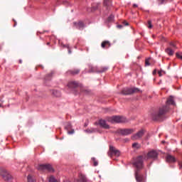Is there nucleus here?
<instances>
[{"label":"nucleus","instance_id":"f257e3e1","mask_svg":"<svg viewBox=\"0 0 182 182\" xmlns=\"http://www.w3.org/2000/svg\"><path fill=\"white\" fill-rule=\"evenodd\" d=\"M170 105L175 106L176 103L174 102V98L172 96H170L167 100L166 104L164 106L159 107V110L152 114V119L155 122H161L164 120L166 117V114L170 109Z\"/></svg>","mask_w":182,"mask_h":182},{"label":"nucleus","instance_id":"f03ea898","mask_svg":"<svg viewBox=\"0 0 182 182\" xmlns=\"http://www.w3.org/2000/svg\"><path fill=\"white\" fill-rule=\"evenodd\" d=\"M144 156H139L136 158H134L132 161V164L135 168H136V171H140L141 168L144 167Z\"/></svg>","mask_w":182,"mask_h":182},{"label":"nucleus","instance_id":"7ed1b4c3","mask_svg":"<svg viewBox=\"0 0 182 182\" xmlns=\"http://www.w3.org/2000/svg\"><path fill=\"white\" fill-rule=\"evenodd\" d=\"M0 176L5 180V181L11 182L14 178L12 175H11V173L4 168H0Z\"/></svg>","mask_w":182,"mask_h":182},{"label":"nucleus","instance_id":"20e7f679","mask_svg":"<svg viewBox=\"0 0 182 182\" xmlns=\"http://www.w3.org/2000/svg\"><path fill=\"white\" fill-rule=\"evenodd\" d=\"M107 121L109 123H126L127 122V119L124 117L113 116L109 117Z\"/></svg>","mask_w":182,"mask_h":182},{"label":"nucleus","instance_id":"39448f33","mask_svg":"<svg viewBox=\"0 0 182 182\" xmlns=\"http://www.w3.org/2000/svg\"><path fill=\"white\" fill-rule=\"evenodd\" d=\"M36 168L38 171H45L46 170L47 171L53 172V168L50 164H38Z\"/></svg>","mask_w":182,"mask_h":182},{"label":"nucleus","instance_id":"423d86ee","mask_svg":"<svg viewBox=\"0 0 182 182\" xmlns=\"http://www.w3.org/2000/svg\"><path fill=\"white\" fill-rule=\"evenodd\" d=\"M107 67H103L100 70H97V67H93V65H89L88 73H103V72H106L107 70Z\"/></svg>","mask_w":182,"mask_h":182},{"label":"nucleus","instance_id":"0eeeda50","mask_svg":"<svg viewBox=\"0 0 182 182\" xmlns=\"http://www.w3.org/2000/svg\"><path fill=\"white\" fill-rule=\"evenodd\" d=\"M139 92H141L139 88H124L122 90V95H133V93H139Z\"/></svg>","mask_w":182,"mask_h":182},{"label":"nucleus","instance_id":"6e6552de","mask_svg":"<svg viewBox=\"0 0 182 182\" xmlns=\"http://www.w3.org/2000/svg\"><path fill=\"white\" fill-rule=\"evenodd\" d=\"M108 156L109 157H113V156H115V157H119V156H120V151L114 148L113 146H109Z\"/></svg>","mask_w":182,"mask_h":182},{"label":"nucleus","instance_id":"1a4fd4ad","mask_svg":"<svg viewBox=\"0 0 182 182\" xmlns=\"http://www.w3.org/2000/svg\"><path fill=\"white\" fill-rule=\"evenodd\" d=\"M144 133H146V131L144 129L139 130L136 134H134L132 136V140H139V139H141L143 136H144Z\"/></svg>","mask_w":182,"mask_h":182},{"label":"nucleus","instance_id":"9d476101","mask_svg":"<svg viewBox=\"0 0 182 182\" xmlns=\"http://www.w3.org/2000/svg\"><path fill=\"white\" fill-rule=\"evenodd\" d=\"M135 178L136 182H146V177L143 174L140 173V171H135Z\"/></svg>","mask_w":182,"mask_h":182},{"label":"nucleus","instance_id":"9b49d317","mask_svg":"<svg viewBox=\"0 0 182 182\" xmlns=\"http://www.w3.org/2000/svg\"><path fill=\"white\" fill-rule=\"evenodd\" d=\"M159 156L157 151L152 150L148 152L147 156H144V160H149V159H156Z\"/></svg>","mask_w":182,"mask_h":182},{"label":"nucleus","instance_id":"f8f14e48","mask_svg":"<svg viewBox=\"0 0 182 182\" xmlns=\"http://www.w3.org/2000/svg\"><path fill=\"white\" fill-rule=\"evenodd\" d=\"M134 130L133 129H119V133L120 134H122V136H128V134H132Z\"/></svg>","mask_w":182,"mask_h":182},{"label":"nucleus","instance_id":"ddd939ff","mask_svg":"<svg viewBox=\"0 0 182 182\" xmlns=\"http://www.w3.org/2000/svg\"><path fill=\"white\" fill-rule=\"evenodd\" d=\"M99 124L100 127H102V129H110V126L108 125L107 122L105 119H100Z\"/></svg>","mask_w":182,"mask_h":182},{"label":"nucleus","instance_id":"4468645a","mask_svg":"<svg viewBox=\"0 0 182 182\" xmlns=\"http://www.w3.org/2000/svg\"><path fill=\"white\" fill-rule=\"evenodd\" d=\"M110 46H112V44L109 41H104L101 43V48H102V49H109Z\"/></svg>","mask_w":182,"mask_h":182},{"label":"nucleus","instance_id":"2eb2a0df","mask_svg":"<svg viewBox=\"0 0 182 182\" xmlns=\"http://www.w3.org/2000/svg\"><path fill=\"white\" fill-rule=\"evenodd\" d=\"M73 25L77 29L82 30L85 28V23H83L82 21L74 22Z\"/></svg>","mask_w":182,"mask_h":182},{"label":"nucleus","instance_id":"dca6fc26","mask_svg":"<svg viewBox=\"0 0 182 182\" xmlns=\"http://www.w3.org/2000/svg\"><path fill=\"white\" fill-rule=\"evenodd\" d=\"M77 86H78V84L77 82H76V81H71L68 84V87L70 89H75V87H77Z\"/></svg>","mask_w":182,"mask_h":182},{"label":"nucleus","instance_id":"f3484780","mask_svg":"<svg viewBox=\"0 0 182 182\" xmlns=\"http://www.w3.org/2000/svg\"><path fill=\"white\" fill-rule=\"evenodd\" d=\"M166 161H168V163H176V160L174 156L171 155H168L166 156Z\"/></svg>","mask_w":182,"mask_h":182},{"label":"nucleus","instance_id":"a211bd4d","mask_svg":"<svg viewBox=\"0 0 182 182\" xmlns=\"http://www.w3.org/2000/svg\"><path fill=\"white\" fill-rule=\"evenodd\" d=\"M80 73V70L75 69V70H70L67 72L68 75H78Z\"/></svg>","mask_w":182,"mask_h":182},{"label":"nucleus","instance_id":"6ab92c4d","mask_svg":"<svg viewBox=\"0 0 182 182\" xmlns=\"http://www.w3.org/2000/svg\"><path fill=\"white\" fill-rule=\"evenodd\" d=\"M77 182H87V179H86V177L80 173L79 175V178L77 180Z\"/></svg>","mask_w":182,"mask_h":182},{"label":"nucleus","instance_id":"aec40b11","mask_svg":"<svg viewBox=\"0 0 182 182\" xmlns=\"http://www.w3.org/2000/svg\"><path fill=\"white\" fill-rule=\"evenodd\" d=\"M165 52L167 53V55H168V56H173V55H174V50H173V49H171L170 47H168L165 50Z\"/></svg>","mask_w":182,"mask_h":182},{"label":"nucleus","instance_id":"412c9836","mask_svg":"<svg viewBox=\"0 0 182 182\" xmlns=\"http://www.w3.org/2000/svg\"><path fill=\"white\" fill-rule=\"evenodd\" d=\"M51 94L55 97H60L61 94L60 92L56 90H53L51 91Z\"/></svg>","mask_w":182,"mask_h":182},{"label":"nucleus","instance_id":"4be33fe9","mask_svg":"<svg viewBox=\"0 0 182 182\" xmlns=\"http://www.w3.org/2000/svg\"><path fill=\"white\" fill-rule=\"evenodd\" d=\"M55 75V71H51L46 77V80H49Z\"/></svg>","mask_w":182,"mask_h":182},{"label":"nucleus","instance_id":"5701e85b","mask_svg":"<svg viewBox=\"0 0 182 182\" xmlns=\"http://www.w3.org/2000/svg\"><path fill=\"white\" fill-rule=\"evenodd\" d=\"M27 182H36V180H35V178H33V176L28 175L27 176Z\"/></svg>","mask_w":182,"mask_h":182},{"label":"nucleus","instance_id":"b1692460","mask_svg":"<svg viewBox=\"0 0 182 182\" xmlns=\"http://www.w3.org/2000/svg\"><path fill=\"white\" fill-rule=\"evenodd\" d=\"M132 147L134 149H140V144H139V143H134Z\"/></svg>","mask_w":182,"mask_h":182},{"label":"nucleus","instance_id":"393cba45","mask_svg":"<svg viewBox=\"0 0 182 182\" xmlns=\"http://www.w3.org/2000/svg\"><path fill=\"white\" fill-rule=\"evenodd\" d=\"M48 181L49 182H58V181L53 176H50Z\"/></svg>","mask_w":182,"mask_h":182},{"label":"nucleus","instance_id":"a878e982","mask_svg":"<svg viewBox=\"0 0 182 182\" xmlns=\"http://www.w3.org/2000/svg\"><path fill=\"white\" fill-rule=\"evenodd\" d=\"M95 132V129L91 128V129H87L85 130V133H93Z\"/></svg>","mask_w":182,"mask_h":182},{"label":"nucleus","instance_id":"bb28decb","mask_svg":"<svg viewBox=\"0 0 182 182\" xmlns=\"http://www.w3.org/2000/svg\"><path fill=\"white\" fill-rule=\"evenodd\" d=\"M145 66H150V58L145 60Z\"/></svg>","mask_w":182,"mask_h":182},{"label":"nucleus","instance_id":"cd10ccee","mask_svg":"<svg viewBox=\"0 0 182 182\" xmlns=\"http://www.w3.org/2000/svg\"><path fill=\"white\" fill-rule=\"evenodd\" d=\"M176 58H178V59H181L182 60V53H176Z\"/></svg>","mask_w":182,"mask_h":182},{"label":"nucleus","instance_id":"c85d7f7f","mask_svg":"<svg viewBox=\"0 0 182 182\" xmlns=\"http://www.w3.org/2000/svg\"><path fill=\"white\" fill-rule=\"evenodd\" d=\"M158 74L159 76H163V75H166V72L163 71V70H161L158 71Z\"/></svg>","mask_w":182,"mask_h":182},{"label":"nucleus","instance_id":"c756f323","mask_svg":"<svg viewBox=\"0 0 182 182\" xmlns=\"http://www.w3.org/2000/svg\"><path fill=\"white\" fill-rule=\"evenodd\" d=\"M113 19H114V16L110 15V16L108 17V22H112V21H113Z\"/></svg>","mask_w":182,"mask_h":182},{"label":"nucleus","instance_id":"7c9ffc66","mask_svg":"<svg viewBox=\"0 0 182 182\" xmlns=\"http://www.w3.org/2000/svg\"><path fill=\"white\" fill-rule=\"evenodd\" d=\"M147 27L149 29H151V28H153V25L151 24V21H148V26H147Z\"/></svg>","mask_w":182,"mask_h":182},{"label":"nucleus","instance_id":"2f4dec72","mask_svg":"<svg viewBox=\"0 0 182 182\" xmlns=\"http://www.w3.org/2000/svg\"><path fill=\"white\" fill-rule=\"evenodd\" d=\"M63 48H68V53H72V51L70 50V48H69L68 45H67V46L63 45Z\"/></svg>","mask_w":182,"mask_h":182},{"label":"nucleus","instance_id":"473e14b6","mask_svg":"<svg viewBox=\"0 0 182 182\" xmlns=\"http://www.w3.org/2000/svg\"><path fill=\"white\" fill-rule=\"evenodd\" d=\"M81 92H84V93H89V90H85L83 88L81 89Z\"/></svg>","mask_w":182,"mask_h":182},{"label":"nucleus","instance_id":"72a5a7b5","mask_svg":"<svg viewBox=\"0 0 182 182\" xmlns=\"http://www.w3.org/2000/svg\"><path fill=\"white\" fill-rule=\"evenodd\" d=\"M68 134H73L75 133V129H72L71 131H68Z\"/></svg>","mask_w":182,"mask_h":182},{"label":"nucleus","instance_id":"f704fd0d","mask_svg":"<svg viewBox=\"0 0 182 182\" xmlns=\"http://www.w3.org/2000/svg\"><path fill=\"white\" fill-rule=\"evenodd\" d=\"M170 46H171V48H176V44L174 43H170Z\"/></svg>","mask_w":182,"mask_h":182},{"label":"nucleus","instance_id":"c9c22d12","mask_svg":"<svg viewBox=\"0 0 182 182\" xmlns=\"http://www.w3.org/2000/svg\"><path fill=\"white\" fill-rule=\"evenodd\" d=\"M93 161H94V166H97L98 163L97 161H96V160H95V159H92Z\"/></svg>","mask_w":182,"mask_h":182},{"label":"nucleus","instance_id":"e433bc0d","mask_svg":"<svg viewBox=\"0 0 182 182\" xmlns=\"http://www.w3.org/2000/svg\"><path fill=\"white\" fill-rule=\"evenodd\" d=\"M123 25H124V26H129V23H127V21H124Z\"/></svg>","mask_w":182,"mask_h":182},{"label":"nucleus","instance_id":"4c0bfd02","mask_svg":"<svg viewBox=\"0 0 182 182\" xmlns=\"http://www.w3.org/2000/svg\"><path fill=\"white\" fill-rule=\"evenodd\" d=\"M117 28H119V29H122L123 28V26L122 25H118L117 26Z\"/></svg>","mask_w":182,"mask_h":182},{"label":"nucleus","instance_id":"58836bf2","mask_svg":"<svg viewBox=\"0 0 182 182\" xmlns=\"http://www.w3.org/2000/svg\"><path fill=\"white\" fill-rule=\"evenodd\" d=\"M156 73H157V70H154L153 72V75H156Z\"/></svg>","mask_w":182,"mask_h":182},{"label":"nucleus","instance_id":"ea45409f","mask_svg":"<svg viewBox=\"0 0 182 182\" xmlns=\"http://www.w3.org/2000/svg\"><path fill=\"white\" fill-rule=\"evenodd\" d=\"M179 167H181L182 168V162L179 163Z\"/></svg>","mask_w":182,"mask_h":182},{"label":"nucleus","instance_id":"a19ab883","mask_svg":"<svg viewBox=\"0 0 182 182\" xmlns=\"http://www.w3.org/2000/svg\"><path fill=\"white\" fill-rule=\"evenodd\" d=\"M133 6L134 8H137V4H134Z\"/></svg>","mask_w":182,"mask_h":182},{"label":"nucleus","instance_id":"79ce46f5","mask_svg":"<svg viewBox=\"0 0 182 182\" xmlns=\"http://www.w3.org/2000/svg\"><path fill=\"white\" fill-rule=\"evenodd\" d=\"M14 26H16V21L14 20Z\"/></svg>","mask_w":182,"mask_h":182},{"label":"nucleus","instance_id":"37998d69","mask_svg":"<svg viewBox=\"0 0 182 182\" xmlns=\"http://www.w3.org/2000/svg\"><path fill=\"white\" fill-rule=\"evenodd\" d=\"M47 45L48 46L50 45V42L47 43Z\"/></svg>","mask_w":182,"mask_h":182},{"label":"nucleus","instance_id":"c03bdc74","mask_svg":"<svg viewBox=\"0 0 182 182\" xmlns=\"http://www.w3.org/2000/svg\"><path fill=\"white\" fill-rule=\"evenodd\" d=\"M2 107V105L0 104V107Z\"/></svg>","mask_w":182,"mask_h":182},{"label":"nucleus","instance_id":"a18cd8bd","mask_svg":"<svg viewBox=\"0 0 182 182\" xmlns=\"http://www.w3.org/2000/svg\"><path fill=\"white\" fill-rule=\"evenodd\" d=\"M85 126L86 127V126H87V124H85Z\"/></svg>","mask_w":182,"mask_h":182},{"label":"nucleus","instance_id":"49530a36","mask_svg":"<svg viewBox=\"0 0 182 182\" xmlns=\"http://www.w3.org/2000/svg\"><path fill=\"white\" fill-rule=\"evenodd\" d=\"M162 143H164V141H163Z\"/></svg>","mask_w":182,"mask_h":182}]
</instances>
